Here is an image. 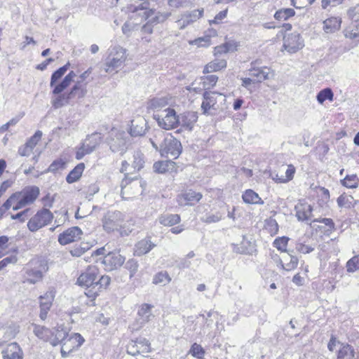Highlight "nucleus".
<instances>
[{
    "instance_id": "nucleus-16",
    "label": "nucleus",
    "mask_w": 359,
    "mask_h": 359,
    "mask_svg": "<svg viewBox=\"0 0 359 359\" xmlns=\"http://www.w3.org/2000/svg\"><path fill=\"white\" fill-rule=\"evenodd\" d=\"M203 8H201L182 15L180 18L176 21L177 27L181 29L186 28L200 19L203 16Z\"/></svg>"
},
{
    "instance_id": "nucleus-17",
    "label": "nucleus",
    "mask_w": 359,
    "mask_h": 359,
    "mask_svg": "<svg viewBox=\"0 0 359 359\" xmlns=\"http://www.w3.org/2000/svg\"><path fill=\"white\" fill-rule=\"evenodd\" d=\"M125 262V257L119 252H109L104 257L102 264L105 269L112 271L123 265Z\"/></svg>"
},
{
    "instance_id": "nucleus-43",
    "label": "nucleus",
    "mask_w": 359,
    "mask_h": 359,
    "mask_svg": "<svg viewBox=\"0 0 359 359\" xmlns=\"http://www.w3.org/2000/svg\"><path fill=\"white\" fill-rule=\"evenodd\" d=\"M168 104L165 97H154L148 102L147 107L152 110H161Z\"/></svg>"
},
{
    "instance_id": "nucleus-5",
    "label": "nucleus",
    "mask_w": 359,
    "mask_h": 359,
    "mask_svg": "<svg viewBox=\"0 0 359 359\" xmlns=\"http://www.w3.org/2000/svg\"><path fill=\"white\" fill-rule=\"evenodd\" d=\"M127 58L126 49L116 46L109 49V55L104 63V71L111 73L121 67Z\"/></svg>"
},
{
    "instance_id": "nucleus-27",
    "label": "nucleus",
    "mask_w": 359,
    "mask_h": 359,
    "mask_svg": "<svg viewBox=\"0 0 359 359\" xmlns=\"http://www.w3.org/2000/svg\"><path fill=\"white\" fill-rule=\"evenodd\" d=\"M1 330L4 332L3 337L6 341L15 337L20 331V326L14 323H11L4 326V320L0 318V331Z\"/></svg>"
},
{
    "instance_id": "nucleus-18",
    "label": "nucleus",
    "mask_w": 359,
    "mask_h": 359,
    "mask_svg": "<svg viewBox=\"0 0 359 359\" xmlns=\"http://www.w3.org/2000/svg\"><path fill=\"white\" fill-rule=\"evenodd\" d=\"M82 234L81 229L78 226L69 228L58 236V242L62 245H67L80 239Z\"/></svg>"
},
{
    "instance_id": "nucleus-57",
    "label": "nucleus",
    "mask_w": 359,
    "mask_h": 359,
    "mask_svg": "<svg viewBox=\"0 0 359 359\" xmlns=\"http://www.w3.org/2000/svg\"><path fill=\"white\" fill-rule=\"evenodd\" d=\"M191 1L192 0H169L168 4L170 6L178 8L188 7Z\"/></svg>"
},
{
    "instance_id": "nucleus-61",
    "label": "nucleus",
    "mask_w": 359,
    "mask_h": 359,
    "mask_svg": "<svg viewBox=\"0 0 359 359\" xmlns=\"http://www.w3.org/2000/svg\"><path fill=\"white\" fill-rule=\"evenodd\" d=\"M17 196L18 195L15 194V193L13 194L1 206L3 209L6 211L11 206L13 207L17 203Z\"/></svg>"
},
{
    "instance_id": "nucleus-29",
    "label": "nucleus",
    "mask_w": 359,
    "mask_h": 359,
    "mask_svg": "<svg viewBox=\"0 0 359 359\" xmlns=\"http://www.w3.org/2000/svg\"><path fill=\"white\" fill-rule=\"evenodd\" d=\"M270 71L266 67H253L249 69L248 76H251L256 83H260L269 79Z\"/></svg>"
},
{
    "instance_id": "nucleus-39",
    "label": "nucleus",
    "mask_w": 359,
    "mask_h": 359,
    "mask_svg": "<svg viewBox=\"0 0 359 359\" xmlns=\"http://www.w3.org/2000/svg\"><path fill=\"white\" fill-rule=\"evenodd\" d=\"M175 162L172 161H162L156 162L154 164V171L158 173H165L168 171L172 170L175 168Z\"/></svg>"
},
{
    "instance_id": "nucleus-63",
    "label": "nucleus",
    "mask_w": 359,
    "mask_h": 359,
    "mask_svg": "<svg viewBox=\"0 0 359 359\" xmlns=\"http://www.w3.org/2000/svg\"><path fill=\"white\" fill-rule=\"evenodd\" d=\"M18 261L16 256L12 255L10 257H7L0 261V271L7 266L9 264H15Z\"/></svg>"
},
{
    "instance_id": "nucleus-54",
    "label": "nucleus",
    "mask_w": 359,
    "mask_h": 359,
    "mask_svg": "<svg viewBox=\"0 0 359 359\" xmlns=\"http://www.w3.org/2000/svg\"><path fill=\"white\" fill-rule=\"evenodd\" d=\"M346 271L348 273H353L359 270V255L353 257L346 262Z\"/></svg>"
},
{
    "instance_id": "nucleus-48",
    "label": "nucleus",
    "mask_w": 359,
    "mask_h": 359,
    "mask_svg": "<svg viewBox=\"0 0 359 359\" xmlns=\"http://www.w3.org/2000/svg\"><path fill=\"white\" fill-rule=\"evenodd\" d=\"M341 183L347 188L354 189L358 187L359 179L356 175H346L344 179L341 180Z\"/></svg>"
},
{
    "instance_id": "nucleus-40",
    "label": "nucleus",
    "mask_w": 359,
    "mask_h": 359,
    "mask_svg": "<svg viewBox=\"0 0 359 359\" xmlns=\"http://www.w3.org/2000/svg\"><path fill=\"white\" fill-rule=\"evenodd\" d=\"M337 359H356L352 346L348 344L341 345Z\"/></svg>"
},
{
    "instance_id": "nucleus-34",
    "label": "nucleus",
    "mask_w": 359,
    "mask_h": 359,
    "mask_svg": "<svg viewBox=\"0 0 359 359\" xmlns=\"http://www.w3.org/2000/svg\"><path fill=\"white\" fill-rule=\"evenodd\" d=\"M242 198L245 203L248 204H263L264 201L259 196L258 194L252 189H247L242 195Z\"/></svg>"
},
{
    "instance_id": "nucleus-50",
    "label": "nucleus",
    "mask_w": 359,
    "mask_h": 359,
    "mask_svg": "<svg viewBox=\"0 0 359 359\" xmlns=\"http://www.w3.org/2000/svg\"><path fill=\"white\" fill-rule=\"evenodd\" d=\"M345 36L350 39L359 36V21L351 22V25L345 29Z\"/></svg>"
},
{
    "instance_id": "nucleus-6",
    "label": "nucleus",
    "mask_w": 359,
    "mask_h": 359,
    "mask_svg": "<svg viewBox=\"0 0 359 359\" xmlns=\"http://www.w3.org/2000/svg\"><path fill=\"white\" fill-rule=\"evenodd\" d=\"M64 337L58 341L61 344V355L67 358L73 351L79 348L84 342V339L79 333H69L63 329Z\"/></svg>"
},
{
    "instance_id": "nucleus-46",
    "label": "nucleus",
    "mask_w": 359,
    "mask_h": 359,
    "mask_svg": "<svg viewBox=\"0 0 359 359\" xmlns=\"http://www.w3.org/2000/svg\"><path fill=\"white\" fill-rule=\"evenodd\" d=\"M295 11L292 8H281L277 11L274 14V18L277 20H287L289 18L294 16Z\"/></svg>"
},
{
    "instance_id": "nucleus-33",
    "label": "nucleus",
    "mask_w": 359,
    "mask_h": 359,
    "mask_svg": "<svg viewBox=\"0 0 359 359\" xmlns=\"http://www.w3.org/2000/svg\"><path fill=\"white\" fill-rule=\"evenodd\" d=\"M102 140L101 135L100 133H93L86 138L83 144H85V147H87V152H93L95 148L100 144Z\"/></svg>"
},
{
    "instance_id": "nucleus-28",
    "label": "nucleus",
    "mask_w": 359,
    "mask_h": 359,
    "mask_svg": "<svg viewBox=\"0 0 359 359\" xmlns=\"http://www.w3.org/2000/svg\"><path fill=\"white\" fill-rule=\"evenodd\" d=\"M180 119L182 127L191 131L198 120V115L194 111H188L181 114Z\"/></svg>"
},
{
    "instance_id": "nucleus-3",
    "label": "nucleus",
    "mask_w": 359,
    "mask_h": 359,
    "mask_svg": "<svg viewBox=\"0 0 359 359\" xmlns=\"http://www.w3.org/2000/svg\"><path fill=\"white\" fill-rule=\"evenodd\" d=\"M123 220L124 215L120 211H108L102 219L103 229L107 233L119 230L122 236H128V232L121 228Z\"/></svg>"
},
{
    "instance_id": "nucleus-52",
    "label": "nucleus",
    "mask_w": 359,
    "mask_h": 359,
    "mask_svg": "<svg viewBox=\"0 0 359 359\" xmlns=\"http://www.w3.org/2000/svg\"><path fill=\"white\" fill-rule=\"evenodd\" d=\"M288 241L289 238L287 237H278L273 241V246L280 252H287V245Z\"/></svg>"
},
{
    "instance_id": "nucleus-10",
    "label": "nucleus",
    "mask_w": 359,
    "mask_h": 359,
    "mask_svg": "<svg viewBox=\"0 0 359 359\" xmlns=\"http://www.w3.org/2000/svg\"><path fill=\"white\" fill-rule=\"evenodd\" d=\"M53 219L52 212L47 208H43L29 220L27 223L28 229L32 232L36 231L48 225Z\"/></svg>"
},
{
    "instance_id": "nucleus-36",
    "label": "nucleus",
    "mask_w": 359,
    "mask_h": 359,
    "mask_svg": "<svg viewBox=\"0 0 359 359\" xmlns=\"http://www.w3.org/2000/svg\"><path fill=\"white\" fill-rule=\"evenodd\" d=\"M43 271L39 269H30L26 272L27 282L31 284H35L42 280Z\"/></svg>"
},
{
    "instance_id": "nucleus-31",
    "label": "nucleus",
    "mask_w": 359,
    "mask_h": 359,
    "mask_svg": "<svg viewBox=\"0 0 359 359\" xmlns=\"http://www.w3.org/2000/svg\"><path fill=\"white\" fill-rule=\"evenodd\" d=\"M295 172L294 166L290 164L286 165L285 175L277 173L272 178L277 183H287L293 179Z\"/></svg>"
},
{
    "instance_id": "nucleus-9",
    "label": "nucleus",
    "mask_w": 359,
    "mask_h": 359,
    "mask_svg": "<svg viewBox=\"0 0 359 359\" xmlns=\"http://www.w3.org/2000/svg\"><path fill=\"white\" fill-rule=\"evenodd\" d=\"M17 203L13 206L14 210H18L27 205L33 203L39 195V189L37 187H30L20 192H16Z\"/></svg>"
},
{
    "instance_id": "nucleus-44",
    "label": "nucleus",
    "mask_w": 359,
    "mask_h": 359,
    "mask_svg": "<svg viewBox=\"0 0 359 359\" xmlns=\"http://www.w3.org/2000/svg\"><path fill=\"white\" fill-rule=\"evenodd\" d=\"M86 83L81 84V81H76L75 85L72 88L70 92L68 93L71 99L76 97L79 98L84 97L86 93Z\"/></svg>"
},
{
    "instance_id": "nucleus-20",
    "label": "nucleus",
    "mask_w": 359,
    "mask_h": 359,
    "mask_svg": "<svg viewBox=\"0 0 359 359\" xmlns=\"http://www.w3.org/2000/svg\"><path fill=\"white\" fill-rule=\"evenodd\" d=\"M217 97H223L222 101H226V96L223 93H219L215 91H206L203 93V101L201 104V108L204 114L208 113L210 109H215Z\"/></svg>"
},
{
    "instance_id": "nucleus-56",
    "label": "nucleus",
    "mask_w": 359,
    "mask_h": 359,
    "mask_svg": "<svg viewBox=\"0 0 359 359\" xmlns=\"http://www.w3.org/2000/svg\"><path fill=\"white\" fill-rule=\"evenodd\" d=\"M203 87L210 88L214 86L217 82L218 77L216 75L212 74L205 76L202 79Z\"/></svg>"
},
{
    "instance_id": "nucleus-15",
    "label": "nucleus",
    "mask_w": 359,
    "mask_h": 359,
    "mask_svg": "<svg viewBox=\"0 0 359 359\" xmlns=\"http://www.w3.org/2000/svg\"><path fill=\"white\" fill-rule=\"evenodd\" d=\"M55 296V290L53 288H50L43 295L39 297V317L42 320L46 319L47 314L52 306Z\"/></svg>"
},
{
    "instance_id": "nucleus-62",
    "label": "nucleus",
    "mask_w": 359,
    "mask_h": 359,
    "mask_svg": "<svg viewBox=\"0 0 359 359\" xmlns=\"http://www.w3.org/2000/svg\"><path fill=\"white\" fill-rule=\"evenodd\" d=\"M352 198H353L351 196L341 195L337 198V204L340 208L349 207V204L351 203L350 200Z\"/></svg>"
},
{
    "instance_id": "nucleus-45",
    "label": "nucleus",
    "mask_w": 359,
    "mask_h": 359,
    "mask_svg": "<svg viewBox=\"0 0 359 359\" xmlns=\"http://www.w3.org/2000/svg\"><path fill=\"white\" fill-rule=\"evenodd\" d=\"M172 278L167 271H160L154 275L152 283L155 285H165L171 281Z\"/></svg>"
},
{
    "instance_id": "nucleus-11",
    "label": "nucleus",
    "mask_w": 359,
    "mask_h": 359,
    "mask_svg": "<svg viewBox=\"0 0 359 359\" xmlns=\"http://www.w3.org/2000/svg\"><path fill=\"white\" fill-rule=\"evenodd\" d=\"M133 13H137L138 15L141 18L142 22L147 20V22L154 26L158 23L164 22L168 17L167 13H161L157 12L155 10L147 11L145 8L133 7Z\"/></svg>"
},
{
    "instance_id": "nucleus-47",
    "label": "nucleus",
    "mask_w": 359,
    "mask_h": 359,
    "mask_svg": "<svg viewBox=\"0 0 359 359\" xmlns=\"http://www.w3.org/2000/svg\"><path fill=\"white\" fill-rule=\"evenodd\" d=\"M69 65V64L67 63L53 73L50 78V87H54L56 85V82L59 79H60L62 77V76L65 74V72L67 71Z\"/></svg>"
},
{
    "instance_id": "nucleus-53",
    "label": "nucleus",
    "mask_w": 359,
    "mask_h": 359,
    "mask_svg": "<svg viewBox=\"0 0 359 359\" xmlns=\"http://www.w3.org/2000/svg\"><path fill=\"white\" fill-rule=\"evenodd\" d=\"M72 81L71 79H69V77H67L66 76H65V78L62 79V81L55 85L54 87H53V95H58L60 93H61L65 88H67L71 83Z\"/></svg>"
},
{
    "instance_id": "nucleus-41",
    "label": "nucleus",
    "mask_w": 359,
    "mask_h": 359,
    "mask_svg": "<svg viewBox=\"0 0 359 359\" xmlns=\"http://www.w3.org/2000/svg\"><path fill=\"white\" fill-rule=\"evenodd\" d=\"M55 97L52 98L51 104L55 109L60 108L67 104L71 99L68 93L55 95Z\"/></svg>"
},
{
    "instance_id": "nucleus-58",
    "label": "nucleus",
    "mask_w": 359,
    "mask_h": 359,
    "mask_svg": "<svg viewBox=\"0 0 359 359\" xmlns=\"http://www.w3.org/2000/svg\"><path fill=\"white\" fill-rule=\"evenodd\" d=\"M126 268L130 271V277L132 278L137 271V262L135 259H129L126 264Z\"/></svg>"
},
{
    "instance_id": "nucleus-25",
    "label": "nucleus",
    "mask_w": 359,
    "mask_h": 359,
    "mask_svg": "<svg viewBox=\"0 0 359 359\" xmlns=\"http://www.w3.org/2000/svg\"><path fill=\"white\" fill-rule=\"evenodd\" d=\"M296 217L299 221H308L312 216L313 208L311 205L304 202H299L294 207Z\"/></svg>"
},
{
    "instance_id": "nucleus-55",
    "label": "nucleus",
    "mask_w": 359,
    "mask_h": 359,
    "mask_svg": "<svg viewBox=\"0 0 359 359\" xmlns=\"http://www.w3.org/2000/svg\"><path fill=\"white\" fill-rule=\"evenodd\" d=\"M189 353L195 358L201 359L205 355V351L201 345H199L196 343H194L191 346V347L189 351Z\"/></svg>"
},
{
    "instance_id": "nucleus-51",
    "label": "nucleus",
    "mask_w": 359,
    "mask_h": 359,
    "mask_svg": "<svg viewBox=\"0 0 359 359\" xmlns=\"http://www.w3.org/2000/svg\"><path fill=\"white\" fill-rule=\"evenodd\" d=\"M224 214L220 212H216L215 213H208L205 216L201 218L203 222L210 224L216 223L222 219Z\"/></svg>"
},
{
    "instance_id": "nucleus-13",
    "label": "nucleus",
    "mask_w": 359,
    "mask_h": 359,
    "mask_svg": "<svg viewBox=\"0 0 359 359\" xmlns=\"http://www.w3.org/2000/svg\"><path fill=\"white\" fill-rule=\"evenodd\" d=\"M127 353L131 355H137L147 353L151 351V344L145 338L140 337L135 340H131L126 346Z\"/></svg>"
},
{
    "instance_id": "nucleus-21",
    "label": "nucleus",
    "mask_w": 359,
    "mask_h": 359,
    "mask_svg": "<svg viewBox=\"0 0 359 359\" xmlns=\"http://www.w3.org/2000/svg\"><path fill=\"white\" fill-rule=\"evenodd\" d=\"M142 20L137 13H133L129 19L123 25L122 32L124 35L129 37L131 34L139 29Z\"/></svg>"
},
{
    "instance_id": "nucleus-2",
    "label": "nucleus",
    "mask_w": 359,
    "mask_h": 359,
    "mask_svg": "<svg viewBox=\"0 0 359 359\" xmlns=\"http://www.w3.org/2000/svg\"><path fill=\"white\" fill-rule=\"evenodd\" d=\"M150 142L162 156L176 159L182 153L181 142L171 135H165L162 131H157L154 139L151 138Z\"/></svg>"
},
{
    "instance_id": "nucleus-60",
    "label": "nucleus",
    "mask_w": 359,
    "mask_h": 359,
    "mask_svg": "<svg viewBox=\"0 0 359 359\" xmlns=\"http://www.w3.org/2000/svg\"><path fill=\"white\" fill-rule=\"evenodd\" d=\"M65 162L62 160H56L53 161L48 167V172H55L56 171L65 168Z\"/></svg>"
},
{
    "instance_id": "nucleus-8",
    "label": "nucleus",
    "mask_w": 359,
    "mask_h": 359,
    "mask_svg": "<svg viewBox=\"0 0 359 359\" xmlns=\"http://www.w3.org/2000/svg\"><path fill=\"white\" fill-rule=\"evenodd\" d=\"M128 135L125 131L112 129L109 133L108 144L112 152L122 154L127 148Z\"/></svg>"
},
{
    "instance_id": "nucleus-59",
    "label": "nucleus",
    "mask_w": 359,
    "mask_h": 359,
    "mask_svg": "<svg viewBox=\"0 0 359 359\" xmlns=\"http://www.w3.org/2000/svg\"><path fill=\"white\" fill-rule=\"evenodd\" d=\"M243 249L242 252L246 254H250L255 250V244L253 242L248 241L245 239V237H243V240L241 243Z\"/></svg>"
},
{
    "instance_id": "nucleus-49",
    "label": "nucleus",
    "mask_w": 359,
    "mask_h": 359,
    "mask_svg": "<svg viewBox=\"0 0 359 359\" xmlns=\"http://www.w3.org/2000/svg\"><path fill=\"white\" fill-rule=\"evenodd\" d=\"M334 97V94L331 88H327L322 90H320L317 96V100L320 104H323L325 100H328L330 101H332Z\"/></svg>"
},
{
    "instance_id": "nucleus-23",
    "label": "nucleus",
    "mask_w": 359,
    "mask_h": 359,
    "mask_svg": "<svg viewBox=\"0 0 359 359\" xmlns=\"http://www.w3.org/2000/svg\"><path fill=\"white\" fill-rule=\"evenodd\" d=\"M111 278L108 276H102L97 279L95 290L93 289L87 290L85 292L86 296L92 299H95L98 296L102 289H106L110 284Z\"/></svg>"
},
{
    "instance_id": "nucleus-37",
    "label": "nucleus",
    "mask_w": 359,
    "mask_h": 359,
    "mask_svg": "<svg viewBox=\"0 0 359 359\" xmlns=\"http://www.w3.org/2000/svg\"><path fill=\"white\" fill-rule=\"evenodd\" d=\"M226 67V62L224 60H215L205 65L203 73H210L219 71Z\"/></svg>"
},
{
    "instance_id": "nucleus-32",
    "label": "nucleus",
    "mask_w": 359,
    "mask_h": 359,
    "mask_svg": "<svg viewBox=\"0 0 359 359\" xmlns=\"http://www.w3.org/2000/svg\"><path fill=\"white\" fill-rule=\"evenodd\" d=\"M341 23V18H330L323 22V29L326 33H334L339 29Z\"/></svg>"
},
{
    "instance_id": "nucleus-64",
    "label": "nucleus",
    "mask_w": 359,
    "mask_h": 359,
    "mask_svg": "<svg viewBox=\"0 0 359 359\" xmlns=\"http://www.w3.org/2000/svg\"><path fill=\"white\" fill-rule=\"evenodd\" d=\"M348 15L349 18H351L352 22H358L359 21V5L350 8L348 11Z\"/></svg>"
},
{
    "instance_id": "nucleus-4",
    "label": "nucleus",
    "mask_w": 359,
    "mask_h": 359,
    "mask_svg": "<svg viewBox=\"0 0 359 359\" xmlns=\"http://www.w3.org/2000/svg\"><path fill=\"white\" fill-rule=\"evenodd\" d=\"M33 332L39 339L48 341L52 346L58 345V341L64 337L63 328L50 330L45 326L33 324Z\"/></svg>"
},
{
    "instance_id": "nucleus-14",
    "label": "nucleus",
    "mask_w": 359,
    "mask_h": 359,
    "mask_svg": "<svg viewBox=\"0 0 359 359\" xmlns=\"http://www.w3.org/2000/svg\"><path fill=\"white\" fill-rule=\"evenodd\" d=\"M304 46V41L297 32L285 34L283 37V48L290 53H296Z\"/></svg>"
},
{
    "instance_id": "nucleus-12",
    "label": "nucleus",
    "mask_w": 359,
    "mask_h": 359,
    "mask_svg": "<svg viewBox=\"0 0 359 359\" xmlns=\"http://www.w3.org/2000/svg\"><path fill=\"white\" fill-rule=\"evenodd\" d=\"M99 269L96 266H89L77 278L76 283L81 287H86L95 290L97 279L99 276Z\"/></svg>"
},
{
    "instance_id": "nucleus-22",
    "label": "nucleus",
    "mask_w": 359,
    "mask_h": 359,
    "mask_svg": "<svg viewBox=\"0 0 359 359\" xmlns=\"http://www.w3.org/2000/svg\"><path fill=\"white\" fill-rule=\"evenodd\" d=\"M3 359H23V351L19 344L12 342L1 351Z\"/></svg>"
},
{
    "instance_id": "nucleus-24",
    "label": "nucleus",
    "mask_w": 359,
    "mask_h": 359,
    "mask_svg": "<svg viewBox=\"0 0 359 359\" xmlns=\"http://www.w3.org/2000/svg\"><path fill=\"white\" fill-rule=\"evenodd\" d=\"M147 121L142 116H138L131 121L130 135L133 137H139L144 135L147 130Z\"/></svg>"
},
{
    "instance_id": "nucleus-1",
    "label": "nucleus",
    "mask_w": 359,
    "mask_h": 359,
    "mask_svg": "<svg viewBox=\"0 0 359 359\" xmlns=\"http://www.w3.org/2000/svg\"><path fill=\"white\" fill-rule=\"evenodd\" d=\"M144 163L143 154L140 151H133L131 157L123 161L121 172H126V178L122 180L121 184V194L123 198L128 199L131 198L130 189H137L136 192L140 191V181L137 177L129 179L127 175L141 170L144 166Z\"/></svg>"
},
{
    "instance_id": "nucleus-26",
    "label": "nucleus",
    "mask_w": 359,
    "mask_h": 359,
    "mask_svg": "<svg viewBox=\"0 0 359 359\" xmlns=\"http://www.w3.org/2000/svg\"><path fill=\"white\" fill-rule=\"evenodd\" d=\"M276 257H277L282 269L285 271H292L295 269L298 265V258L289 252L283 255L281 259L279 258L277 255H276L275 257H272V258L275 259Z\"/></svg>"
},
{
    "instance_id": "nucleus-19",
    "label": "nucleus",
    "mask_w": 359,
    "mask_h": 359,
    "mask_svg": "<svg viewBox=\"0 0 359 359\" xmlns=\"http://www.w3.org/2000/svg\"><path fill=\"white\" fill-rule=\"evenodd\" d=\"M202 194L191 189L177 196V202L180 206L193 205L202 198Z\"/></svg>"
},
{
    "instance_id": "nucleus-42",
    "label": "nucleus",
    "mask_w": 359,
    "mask_h": 359,
    "mask_svg": "<svg viewBox=\"0 0 359 359\" xmlns=\"http://www.w3.org/2000/svg\"><path fill=\"white\" fill-rule=\"evenodd\" d=\"M180 217L177 214H168L161 215L159 217V222L163 226H172L175 224H179L180 222Z\"/></svg>"
},
{
    "instance_id": "nucleus-7",
    "label": "nucleus",
    "mask_w": 359,
    "mask_h": 359,
    "mask_svg": "<svg viewBox=\"0 0 359 359\" xmlns=\"http://www.w3.org/2000/svg\"><path fill=\"white\" fill-rule=\"evenodd\" d=\"M154 118L160 128L167 130L177 128L180 122V116L177 115L174 109L170 107L154 114Z\"/></svg>"
},
{
    "instance_id": "nucleus-35",
    "label": "nucleus",
    "mask_w": 359,
    "mask_h": 359,
    "mask_svg": "<svg viewBox=\"0 0 359 359\" xmlns=\"http://www.w3.org/2000/svg\"><path fill=\"white\" fill-rule=\"evenodd\" d=\"M84 163H81L78 164L67 176V182L72 184L79 180L84 170Z\"/></svg>"
},
{
    "instance_id": "nucleus-38",
    "label": "nucleus",
    "mask_w": 359,
    "mask_h": 359,
    "mask_svg": "<svg viewBox=\"0 0 359 359\" xmlns=\"http://www.w3.org/2000/svg\"><path fill=\"white\" fill-rule=\"evenodd\" d=\"M152 307L151 305L148 304H144L140 306L138 311V316L141 323H147L151 320Z\"/></svg>"
},
{
    "instance_id": "nucleus-30",
    "label": "nucleus",
    "mask_w": 359,
    "mask_h": 359,
    "mask_svg": "<svg viewBox=\"0 0 359 359\" xmlns=\"http://www.w3.org/2000/svg\"><path fill=\"white\" fill-rule=\"evenodd\" d=\"M156 246L149 238L138 241L135 246V255L142 256L148 253Z\"/></svg>"
}]
</instances>
